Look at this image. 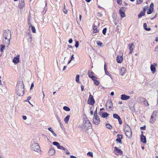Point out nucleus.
<instances>
[{
  "mask_svg": "<svg viewBox=\"0 0 158 158\" xmlns=\"http://www.w3.org/2000/svg\"><path fill=\"white\" fill-rule=\"evenodd\" d=\"M154 8H149L148 10L147 13L148 14H151L153 11Z\"/></svg>",
  "mask_w": 158,
  "mask_h": 158,
  "instance_id": "nucleus-28",
  "label": "nucleus"
},
{
  "mask_svg": "<svg viewBox=\"0 0 158 158\" xmlns=\"http://www.w3.org/2000/svg\"><path fill=\"white\" fill-rule=\"evenodd\" d=\"M93 29L94 30L93 32L94 33H96L98 32V31L97 30V27L96 26H94Z\"/></svg>",
  "mask_w": 158,
  "mask_h": 158,
  "instance_id": "nucleus-34",
  "label": "nucleus"
},
{
  "mask_svg": "<svg viewBox=\"0 0 158 158\" xmlns=\"http://www.w3.org/2000/svg\"><path fill=\"white\" fill-rule=\"evenodd\" d=\"M52 144L56 146L58 148H59L60 146L59 143L58 142H53Z\"/></svg>",
  "mask_w": 158,
  "mask_h": 158,
  "instance_id": "nucleus-32",
  "label": "nucleus"
},
{
  "mask_svg": "<svg viewBox=\"0 0 158 158\" xmlns=\"http://www.w3.org/2000/svg\"><path fill=\"white\" fill-rule=\"evenodd\" d=\"M98 116L97 114V109L95 110V111L94 112V116Z\"/></svg>",
  "mask_w": 158,
  "mask_h": 158,
  "instance_id": "nucleus-59",
  "label": "nucleus"
},
{
  "mask_svg": "<svg viewBox=\"0 0 158 158\" xmlns=\"http://www.w3.org/2000/svg\"><path fill=\"white\" fill-rule=\"evenodd\" d=\"M116 60L118 63H121L123 60V57L122 56H117Z\"/></svg>",
  "mask_w": 158,
  "mask_h": 158,
  "instance_id": "nucleus-17",
  "label": "nucleus"
},
{
  "mask_svg": "<svg viewBox=\"0 0 158 158\" xmlns=\"http://www.w3.org/2000/svg\"><path fill=\"white\" fill-rule=\"evenodd\" d=\"M157 112L156 110H155L154 111L151 116L150 119V122L151 123L153 124L155 122L156 120V115Z\"/></svg>",
  "mask_w": 158,
  "mask_h": 158,
  "instance_id": "nucleus-5",
  "label": "nucleus"
},
{
  "mask_svg": "<svg viewBox=\"0 0 158 158\" xmlns=\"http://www.w3.org/2000/svg\"><path fill=\"white\" fill-rule=\"evenodd\" d=\"M20 55H18L15 57L13 60V62L17 64L19 61Z\"/></svg>",
  "mask_w": 158,
  "mask_h": 158,
  "instance_id": "nucleus-14",
  "label": "nucleus"
},
{
  "mask_svg": "<svg viewBox=\"0 0 158 158\" xmlns=\"http://www.w3.org/2000/svg\"><path fill=\"white\" fill-rule=\"evenodd\" d=\"M157 66V64L154 63V65L152 64L151 65L150 69L152 72L153 74L154 73L156 72V67Z\"/></svg>",
  "mask_w": 158,
  "mask_h": 158,
  "instance_id": "nucleus-10",
  "label": "nucleus"
},
{
  "mask_svg": "<svg viewBox=\"0 0 158 158\" xmlns=\"http://www.w3.org/2000/svg\"><path fill=\"white\" fill-rule=\"evenodd\" d=\"M70 117V115H68L64 118V121L66 123H68Z\"/></svg>",
  "mask_w": 158,
  "mask_h": 158,
  "instance_id": "nucleus-25",
  "label": "nucleus"
},
{
  "mask_svg": "<svg viewBox=\"0 0 158 158\" xmlns=\"http://www.w3.org/2000/svg\"><path fill=\"white\" fill-rule=\"evenodd\" d=\"M105 73L106 74L110 76V75H109L110 73L108 72V71H107V69L105 70Z\"/></svg>",
  "mask_w": 158,
  "mask_h": 158,
  "instance_id": "nucleus-47",
  "label": "nucleus"
},
{
  "mask_svg": "<svg viewBox=\"0 0 158 158\" xmlns=\"http://www.w3.org/2000/svg\"><path fill=\"white\" fill-rule=\"evenodd\" d=\"M79 75H77L76 77V81L77 82L79 83Z\"/></svg>",
  "mask_w": 158,
  "mask_h": 158,
  "instance_id": "nucleus-37",
  "label": "nucleus"
},
{
  "mask_svg": "<svg viewBox=\"0 0 158 158\" xmlns=\"http://www.w3.org/2000/svg\"><path fill=\"white\" fill-rule=\"evenodd\" d=\"M29 27H31V29L33 32H36V30L35 27L33 26H32L31 24L30 25H29Z\"/></svg>",
  "mask_w": 158,
  "mask_h": 158,
  "instance_id": "nucleus-30",
  "label": "nucleus"
},
{
  "mask_svg": "<svg viewBox=\"0 0 158 158\" xmlns=\"http://www.w3.org/2000/svg\"><path fill=\"white\" fill-rule=\"evenodd\" d=\"M56 118H57V120L59 122L60 124V125H61V123L60 122V118L58 117V116H57Z\"/></svg>",
  "mask_w": 158,
  "mask_h": 158,
  "instance_id": "nucleus-50",
  "label": "nucleus"
},
{
  "mask_svg": "<svg viewBox=\"0 0 158 158\" xmlns=\"http://www.w3.org/2000/svg\"><path fill=\"white\" fill-rule=\"evenodd\" d=\"M70 158H77L76 157H75V156H71Z\"/></svg>",
  "mask_w": 158,
  "mask_h": 158,
  "instance_id": "nucleus-64",
  "label": "nucleus"
},
{
  "mask_svg": "<svg viewBox=\"0 0 158 158\" xmlns=\"http://www.w3.org/2000/svg\"><path fill=\"white\" fill-rule=\"evenodd\" d=\"M81 90L82 91H83L84 90V86H83L82 85H81Z\"/></svg>",
  "mask_w": 158,
  "mask_h": 158,
  "instance_id": "nucleus-63",
  "label": "nucleus"
},
{
  "mask_svg": "<svg viewBox=\"0 0 158 158\" xmlns=\"http://www.w3.org/2000/svg\"><path fill=\"white\" fill-rule=\"evenodd\" d=\"M16 93L19 96H23L24 94V85L23 81H19L16 87Z\"/></svg>",
  "mask_w": 158,
  "mask_h": 158,
  "instance_id": "nucleus-1",
  "label": "nucleus"
},
{
  "mask_svg": "<svg viewBox=\"0 0 158 158\" xmlns=\"http://www.w3.org/2000/svg\"><path fill=\"white\" fill-rule=\"evenodd\" d=\"M154 4L153 3H152L150 5V8H153Z\"/></svg>",
  "mask_w": 158,
  "mask_h": 158,
  "instance_id": "nucleus-55",
  "label": "nucleus"
},
{
  "mask_svg": "<svg viewBox=\"0 0 158 158\" xmlns=\"http://www.w3.org/2000/svg\"><path fill=\"white\" fill-rule=\"evenodd\" d=\"M147 24L146 23H144L143 24V27L144 29L146 31H149L151 30V28L150 27L147 28Z\"/></svg>",
  "mask_w": 158,
  "mask_h": 158,
  "instance_id": "nucleus-26",
  "label": "nucleus"
},
{
  "mask_svg": "<svg viewBox=\"0 0 158 158\" xmlns=\"http://www.w3.org/2000/svg\"><path fill=\"white\" fill-rule=\"evenodd\" d=\"M80 127L86 131L91 127V124L87 118H85L83 119V124L81 126H80Z\"/></svg>",
  "mask_w": 158,
  "mask_h": 158,
  "instance_id": "nucleus-3",
  "label": "nucleus"
},
{
  "mask_svg": "<svg viewBox=\"0 0 158 158\" xmlns=\"http://www.w3.org/2000/svg\"><path fill=\"white\" fill-rule=\"evenodd\" d=\"M11 37V32L8 30L5 31L3 35V43L6 44H9Z\"/></svg>",
  "mask_w": 158,
  "mask_h": 158,
  "instance_id": "nucleus-2",
  "label": "nucleus"
},
{
  "mask_svg": "<svg viewBox=\"0 0 158 158\" xmlns=\"http://www.w3.org/2000/svg\"><path fill=\"white\" fill-rule=\"evenodd\" d=\"M28 35L29 36V38L28 39V40L30 41V42H31V41L32 40L31 35L30 33H29Z\"/></svg>",
  "mask_w": 158,
  "mask_h": 158,
  "instance_id": "nucleus-41",
  "label": "nucleus"
},
{
  "mask_svg": "<svg viewBox=\"0 0 158 158\" xmlns=\"http://www.w3.org/2000/svg\"><path fill=\"white\" fill-rule=\"evenodd\" d=\"M143 2V0H137V3L140 4L141 3Z\"/></svg>",
  "mask_w": 158,
  "mask_h": 158,
  "instance_id": "nucleus-45",
  "label": "nucleus"
},
{
  "mask_svg": "<svg viewBox=\"0 0 158 158\" xmlns=\"http://www.w3.org/2000/svg\"><path fill=\"white\" fill-rule=\"evenodd\" d=\"M113 116L114 118H116L118 119L120 118L119 116L116 114H113Z\"/></svg>",
  "mask_w": 158,
  "mask_h": 158,
  "instance_id": "nucleus-33",
  "label": "nucleus"
},
{
  "mask_svg": "<svg viewBox=\"0 0 158 158\" xmlns=\"http://www.w3.org/2000/svg\"><path fill=\"white\" fill-rule=\"evenodd\" d=\"M63 108L64 110L66 111H69L70 110V109L67 106H64Z\"/></svg>",
  "mask_w": 158,
  "mask_h": 158,
  "instance_id": "nucleus-35",
  "label": "nucleus"
},
{
  "mask_svg": "<svg viewBox=\"0 0 158 158\" xmlns=\"http://www.w3.org/2000/svg\"><path fill=\"white\" fill-rule=\"evenodd\" d=\"M107 29L106 28H105L103 29L102 31V33L103 34V35H106V31Z\"/></svg>",
  "mask_w": 158,
  "mask_h": 158,
  "instance_id": "nucleus-42",
  "label": "nucleus"
},
{
  "mask_svg": "<svg viewBox=\"0 0 158 158\" xmlns=\"http://www.w3.org/2000/svg\"><path fill=\"white\" fill-rule=\"evenodd\" d=\"M118 122H119V123L120 124H122V120L121 118H120L118 119Z\"/></svg>",
  "mask_w": 158,
  "mask_h": 158,
  "instance_id": "nucleus-48",
  "label": "nucleus"
},
{
  "mask_svg": "<svg viewBox=\"0 0 158 158\" xmlns=\"http://www.w3.org/2000/svg\"><path fill=\"white\" fill-rule=\"evenodd\" d=\"M93 74H94V73L90 70H89L88 72V75L89 77L91 78L92 77L94 76Z\"/></svg>",
  "mask_w": 158,
  "mask_h": 158,
  "instance_id": "nucleus-24",
  "label": "nucleus"
},
{
  "mask_svg": "<svg viewBox=\"0 0 158 158\" xmlns=\"http://www.w3.org/2000/svg\"><path fill=\"white\" fill-rule=\"evenodd\" d=\"M146 126L144 125L143 127H141L140 128L141 130H145L146 129Z\"/></svg>",
  "mask_w": 158,
  "mask_h": 158,
  "instance_id": "nucleus-52",
  "label": "nucleus"
},
{
  "mask_svg": "<svg viewBox=\"0 0 158 158\" xmlns=\"http://www.w3.org/2000/svg\"><path fill=\"white\" fill-rule=\"evenodd\" d=\"M117 2L118 4H121L122 3V1L121 0H117Z\"/></svg>",
  "mask_w": 158,
  "mask_h": 158,
  "instance_id": "nucleus-54",
  "label": "nucleus"
},
{
  "mask_svg": "<svg viewBox=\"0 0 158 158\" xmlns=\"http://www.w3.org/2000/svg\"><path fill=\"white\" fill-rule=\"evenodd\" d=\"M28 23L29 25H30L31 24L30 22V16H29V18L28 19Z\"/></svg>",
  "mask_w": 158,
  "mask_h": 158,
  "instance_id": "nucleus-53",
  "label": "nucleus"
},
{
  "mask_svg": "<svg viewBox=\"0 0 158 158\" xmlns=\"http://www.w3.org/2000/svg\"><path fill=\"white\" fill-rule=\"evenodd\" d=\"M115 152L119 153L120 155H122L123 154V152L121 150L118 149L116 147H114V152Z\"/></svg>",
  "mask_w": 158,
  "mask_h": 158,
  "instance_id": "nucleus-18",
  "label": "nucleus"
},
{
  "mask_svg": "<svg viewBox=\"0 0 158 158\" xmlns=\"http://www.w3.org/2000/svg\"><path fill=\"white\" fill-rule=\"evenodd\" d=\"M106 106L107 110H109L112 108L113 107V104L111 101L109 100L107 101Z\"/></svg>",
  "mask_w": 158,
  "mask_h": 158,
  "instance_id": "nucleus-6",
  "label": "nucleus"
},
{
  "mask_svg": "<svg viewBox=\"0 0 158 158\" xmlns=\"http://www.w3.org/2000/svg\"><path fill=\"white\" fill-rule=\"evenodd\" d=\"M91 78H92V80L94 81H95L96 80V79H97V78L96 77H94V76L91 77Z\"/></svg>",
  "mask_w": 158,
  "mask_h": 158,
  "instance_id": "nucleus-49",
  "label": "nucleus"
},
{
  "mask_svg": "<svg viewBox=\"0 0 158 158\" xmlns=\"http://www.w3.org/2000/svg\"><path fill=\"white\" fill-rule=\"evenodd\" d=\"M1 49H0V50H1V51L2 52H3V49L5 48V46L4 45H3V44H2L1 45Z\"/></svg>",
  "mask_w": 158,
  "mask_h": 158,
  "instance_id": "nucleus-44",
  "label": "nucleus"
},
{
  "mask_svg": "<svg viewBox=\"0 0 158 158\" xmlns=\"http://www.w3.org/2000/svg\"><path fill=\"white\" fill-rule=\"evenodd\" d=\"M31 148L34 151L36 152H38L41 151V149L38 143H32L31 145Z\"/></svg>",
  "mask_w": 158,
  "mask_h": 158,
  "instance_id": "nucleus-4",
  "label": "nucleus"
},
{
  "mask_svg": "<svg viewBox=\"0 0 158 158\" xmlns=\"http://www.w3.org/2000/svg\"><path fill=\"white\" fill-rule=\"evenodd\" d=\"M22 118H23L24 120H26L27 118V117L25 115L23 116H22Z\"/></svg>",
  "mask_w": 158,
  "mask_h": 158,
  "instance_id": "nucleus-60",
  "label": "nucleus"
},
{
  "mask_svg": "<svg viewBox=\"0 0 158 158\" xmlns=\"http://www.w3.org/2000/svg\"><path fill=\"white\" fill-rule=\"evenodd\" d=\"M93 121L94 123L96 125H98L100 122V118L98 116H94Z\"/></svg>",
  "mask_w": 158,
  "mask_h": 158,
  "instance_id": "nucleus-8",
  "label": "nucleus"
},
{
  "mask_svg": "<svg viewBox=\"0 0 158 158\" xmlns=\"http://www.w3.org/2000/svg\"><path fill=\"white\" fill-rule=\"evenodd\" d=\"M141 141L143 143H146V138L145 136L142 134L140 136Z\"/></svg>",
  "mask_w": 158,
  "mask_h": 158,
  "instance_id": "nucleus-16",
  "label": "nucleus"
},
{
  "mask_svg": "<svg viewBox=\"0 0 158 158\" xmlns=\"http://www.w3.org/2000/svg\"><path fill=\"white\" fill-rule=\"evenodd\" d=\"M126 72V69L124 68L123 67L120 70V75L121 76L123 75Z\"/></svg>",
  "mask_w": 158,
  "mask_h": 158,
  "instance_id": "nucleus-22",
  "label": "nucleus"
},
{
  "mask_svg": "<svg viewBox=\"0 0 158 158\" xmlns=\"http://www.w3.org/2000/svg\"><path fill=\"white\" fill-rule=\"evenodd\" d=\"M48 130L50 131L52 133V134H53V135H54V136H55V137H56V135L55 133L54 132V131L52 129V127H49L48 128Z\"/></svg>",
  "mask_w": 158,
  "mask_h": 158,
  "instance_id": "nucleus-27",
  "label": "nucleus"
},
{
  "mask_svg": "<svg viewBox=\"0 0 158 158\" xmlns=\"http://www.w3.org/2000/svg\"><path fill=\"white\" fill-rule=\"evenodd\" d=\"M94 83L96 85H98L99 84L98 81L97 80H96L94 81Z\"/></svg>",
  "mask_w": 158,
  "mask_h": 158,
  "instance_id": "nucleus-51",
  "label": "nucleus"
},
{
  "mask_svg": "<svg viewBox=\"0 0 158 158\" xmlns=\"http://www.w3.org/2000/svg\"><path fill=\"white\" fill-rule=\"evenodd\" d=\"M125 8V7H122L120 8L119 10V14L121 16L122 18H123L125 17L126 15L124 12L123 11V9Z\"/></svg>",
  "mask_w": 158,
  "mask_h": 158,
  "instance_id": "nucleus-11",
  "label": "nucleus"
},
{
  "mask_svg": "<svg viewBox=\"0 0 158 158\" xmlns=\"http://www.w3.org/2000/svg\"><path fill=\"white\" fill-rule=\"evenodd\" d=\"M145 12L144 11H141L138 15V17L139 18H141L142 16L144 15Z\"/></svg>",
  "mask_w": 158,
  "mask_h": 158,
  "instance_id": "nucleus-29",
  "label": "nucleus"
},
{
  "mask_svg": "<svg viewBox=\"0 0 158 158\" xmlns=\"http://www.w3.org/2000/svg\"><path fill=\"white\" fill-rule=\"evenodd\" d=\"M55 152L54 149H50L48 152V154L50 156H52L55 154Z\"/></svg>",
  "mask_w": 158,
  "mask_h": 158,
  "instance_id": "nucleus-19",
  "label": "nucleus"
},
{
  "mask_svg": "<svg viewBox=\"0 0 158 158\" xmlns=\"http://www.w3.org/2000/svg\"><path fill=\"white\" fill-rule=\"evenodd\" d=\"M129 49L130 50L129 52V54H131L134 48V45L133 43L129 44H128Z\"/></svg>",
  "mask_w": 158,
  "mask_h": 158,
  "instance_id": "nucleus-13",
  "label": "nucleus"
},
{
  "mask_svg": "<svg viewBox=\"0 0 158 158\" xmlns=\"http://www.w3.org/2000/svg\"><path fill=\"white\" fill-rule=\"evenodd\" d=\"M97 44L98 46H101L102 45V44L100 41H98L97 42Z\"/></svg>",
  "mask_w": 158,
  "mask_h": 158,
  "instance_id": "nucleus-43",
  "label": "nucleus"
},
{
  "mask_svg": "<svg viewBox=\"0 0 158 158\" xmlns=\"http://www.w3.org/2000/svg\"><path fill=\"white\" fill-rule=\"evenodd\" d=\"M109 114L106 113V112H104L102 114V117L103 118H106L107 117L108 115Z\"/></svg>",
  "mask_w": 158,
  "mask_h": 158,
  "instance_id": "nucleus-31",
  "label": "nucleus"
},
{
  "mask_svg": "<svg viewBox=\"0 0 158 158\" xmlns=\"http://www.w3.org/2000/svg\"><path fill=\"white\" fill-rule=\"evenodd\" d=\"M124 131L125 132H127V131H131V129L130 128L129 126L128 125H127L125 126Z\"/></svg>",
  "mask_w": 158,
  "mask_h": 158,
  "instance_id": "nucleus-23",
  "label": "nucleus"
},
{
  "mask_svg": "<svg viewBox=\"0 0 158 158\" xmlns=\"http://www.w3.org/2000/svg\"><path fill=\"white\" fill-rule=\"evenodd\" d=\"M79 43L78 41H77L76 42V44H75V47L76 48H78V46H79Z\"/></svg>",
  "mask_w": 158,
  "mask_h": 158,
  "instance_id": "nucleus-46",
  "label": "nucleus"
},
{
  "mask_svg": "<svg viewBox=\"0 0 158 158\" xmlns=\"http://www.w3.org/2000/svg\"><path fill=\"white\" fill-rule=\"evenodd\" d=\"M87 155L89 156L93 157V152H89L87 153Z\"/></svg>",
  "mask_w": 158,
  "mask_h": 158,
  "instance_id": "nucleus-36",
  "label": "nucleus"
},
{
  "mask_svg": "<svg viewBox=\"0 0 158 158\" xmlns=\"http://www.w3.org/2000/svg\"><path fill=\"white\" fill-rule=\"evenodd\" d=\"M64 5V8L63 10V11L64 13H65V14H66L67 13L68 11L65 8V5Z\"/></svg>",
  "mask_w": 158,
  "mask_h": 158,
  "instance_id": "nucleus-39",
  "label": "nucleus"
},
{
  "mask_svg": "<svg viewBox=\"0 0 158 158\" xmlns=\"http://www.w3.org/2000/svg\"><path fill=\"white\" fill-rule=\"evenodd\" d=\"M106 126L107 127L110 129H111L112 128V126L109 124H106Z\"/></svg>",
  "mask_w": 158,
  "mask_h": 158,
  "instance_id": "nucleus-38",
  "label": "nucleus"
},
{
  "mask_svg": "<svg viewBox=\"0 0 158 158\" xmlns=\"http://www.w3.org/2000/svg\"><path fill=\"white\" fill-rule=\"evenodd\" d=\"M125 134L126 136L128 138H131L132 136V132L131 131H127L125 132Z\"/></svg>",
  "mask_w": 158,
  "mask_h": 158,
  "instance_id": "nucleus-20",
  "label": "nucleus"
},
{
  "mask_svg": "<svg viewBox=\"0 0 158 158\" xmlns=\"http://www.w3.org/2000/svg\"><path fill=\"white\" fill-rule=\"evenodd\" d=\"M130 98L129 96L123 94L121 95V98L122 100H126L129 99Z\"/></svg>",
  "mask_w": 158,
  "mask_h": 158,
  "instance_id": "nucleus-15",
  "label": "nucleus"
},
{
  "mask_svg": "<svg viewBox=\"0 0 158 158\" xmlns=\"http://www.w3.org/2000/svg\"><path fill=\"white\" fill-rule=\"evenodd\" d=\"M34 85L33 83H32L31 85L30 89H32L33 87H34Z\"/></svg>",
  "mask_w": 158,
  "mask_h": 158,
  "instance_id": "nucleus-62",
  "label": "nucleus"
},
{
  "mask_svg": "<svg viewBox=\"0 0 158 158\" xmlns=\"http://www.w3.org/2000/svg\"><path fill=\"white\" fill-rule=\"evenodd\" d=\"M88 104L91 105H93L95 101L93 96L91 95H90L89 96V98H88Z\"/></svg>",
  "mask_w": 158,
  "mask_h": 158,
  "instance_id": "nucleus-9",
  "label": "nucleus"
},
{
  "mask_svg": "<svg viewBox=\"0 0 158 158\" xmlns=\"http://www.w3.org/2000/svg\"><path fill=\"white\" fill-rule=\"evenodd\" d=\"M148 9V7L146 6H145L143 8V11H144V12H145V11L147 9Z\"/></svg>",
  "mask_w": 158,
  "mask_h": 158,
  "instance_id": "nucleus-56",
  "label": "nucleus"
},
{
  "mask_svg": "<svg viewBox=\"0 0 158 158\" xmlns=\"http://www.w3.org/2000/svg\"><path fill=\"white\" fill-rule=\"evenodd\" d=\"M74 55L73 54L71 57L70 60H73L74 59Z\"/></svg>",
  "mask_w": 158,
  "mask_h": 158,
  "instance_id": "nucleus-61",
  "label": "nucleus"
},
{
  "mask_svg": "<svg viewBox=\"0 0 158 158\" xmlns=\"http://www.w3.org/2000/svg\"><path fill=\"white\" fill-rule=\"evenodd\" d=\"M73 40L72 39H70L69 40V42L70 44H71L72 43Z\"/></svg>",
  "mask_w": 158,
  "mask_h": 158,
  "instance_id": "nucleus-58",
  "label": "nucleus"
},
{
  "mask_svg": "<svg viewBox=\"0 0 158 158\" xmlns=\"http://www.w3.org/2000/svg\"><path fill=\"white\" fill-rule=\"evenodd\" d=\"M66 151V154L67 155H69L70 154V152H69L68 150L66 149V150H65Z\"/></svg>",
  "mask_w": 158,
  "mask_h": 158,
  "instance_id": "nucleus-57",
  "label": "nucleus"
},
{
  "mask_svg": "<svg viewBox=\"0 0 158 158\" xmlns=\"http://www.w3.org/2000/svg\"><path fill=\"white\" fill-rule=\"evenodd\" d=\"M24 0H19V8L23 9L24 6Z\"/></svg>",
  "mask_w": 158,
  "mask_h": 158,
  "instance_id": "nucleus-12",
  "label": "nucleus"
},
{
  "mask_svg": "<svg viewBox=\"0 0 158 158\" xmlns=\"http://www.w3.org/2000/svg\"><path fill=\"white\" fill-rule=\"evenodd\" d=\"M139 99L140 101L141 102V103H143L145 106H147L149 105L148 101L145 98L141 97Z\"/></svg>",
  "mask_w": 158,
  "mask_h": 158,
  "instance_id": "nucleus-7",
  "label": "nucleus"
},
{
  "mask_svg": "<svg viewBox=\"0 0 158 158\" xmlns=\"http://www.w3.org/2000/svg\"><path fill=\"white\" fill-rule=\"evenodd\" d=\"M117 137L118 138L116 139V141L121 143L122 141L121 140V139H122L123 138L122 135H117Z\"/></svg>",
  "mask_w": 158,
  "mask_h": 158,
  "instance_id": "nucleus-21",
  "label": "nucleus"
},
{
  "mask_svg": "<svg viewBox=\"0 0 158 158\" xmlns=\"http://www.w3.org/2000/svg\"><path fill=\"white\" fill-rule=\"evenodd\" d=\"M58 149H61L64 150H66V148L60 145Z\"/></svg>",
  "mask_w": 158,
  "mask_h": 158,
  "instance_id": "nucleus-40",
  "label": "nucleus"
}]
</instances>
